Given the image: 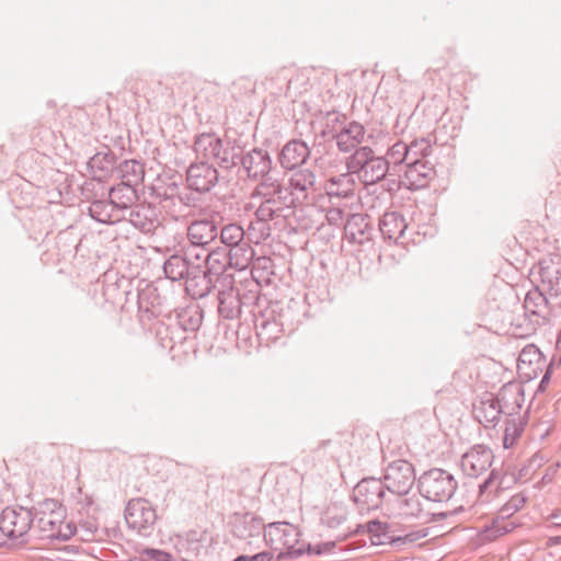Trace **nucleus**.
I'll return each instance as SVG.
<instances>
[{"label":"nucleus","mask_w":561,"mask_h":561,"mask_svg":"<svg viewBox=\"0 0 561 561\" xmlns=\"http://www.w3.org/2000/svg\"><path fill=\"white\" fill-rule=\"evenodd\" d=\"M108 197L122 213L124 210L130 209L133 205L138 201V186L121 181L119 184L113 186L110 190Z\"/></svg>","instance_id":"34"},{"label":"nucleus","mask_w":561,"mask_h":561,"mask_svg":"<svg viewBox=\"0 0 561 561\" xmlns=\"http://www.w3.org/2000/svg\"><path fill=\"white\" fill-rule=\"evenodd\" d=\"M117 172L124 183L139 186L144 182L145 168L137 160H124L117 167Z\"/></svg>","instance_id":"41"},{"label":"nucleus","mask_w":561,"mask_h":561,"mask_svg":"<svg viewBox=\"0 0 561 561\" xmlns=\"http://www.w3.org/2000/svg\"><path fill=\"white\" fill-rule=\"evenodd\" d=\"M179 187L180 186L175 182L154 184L152 186V196H154L161 207L164 202L171 199V197L178 194Z\"/></svg>","instance_id":"50"},{"label":"nucleus","mask_w":561,"mask_h":561,"mask_svg":"<svg viewBox=\"0 0 561 561\" xmlns=\"http://www.w3.org/2000/svg\"><path fill=\"white\" fill-rule=\"evenodd\" d=\"M282 210L276 205H273L266 198L262 202V204L255 210V216L259 221L267 222L268 220L274 219V217H278Z\"/></svg>","instance_id":"53"},{"label":"nucleus","mask_w":561,"mask_h":561,"mask_svg":"<svg viewBox=\"0 0 561 561\" xmlns=\"http://www.w3.org/2000/svg\"><path fill=\"white\" fill-rule=\"evenodd\" d=\"M365 533L369 535L373 545L378 546L389 543L397 548H400L405 543H413L425 536L422 531H411L405 535L397 534L392 524L380 522L378 519H373L366 525L359 524L355 529H353V535Z\"/></svg>","instance_id":"6"},{"label":"nucleus","mask_w":561,"mask_h":561,"mask_svg":"<svg viewBox=\"0 0 561 561\" xmlns=\"http://www.w3.org/2000/svg\"><path fill=\"white\" fill-rule=\"evenodd\" d=\"M205 272L208 275L216 277L219 275L227 274V268L230 267V261L226 252V248H216L208 251L204 260Z\"/></svg>","instance_id":"39"},{"label":"nucleus","mask_w":561,"mask_h":561,"mask_svg":"<svg viewBox=\"0 0 561 561\" xmlns=\"http://www.w3.org/2000/svg\"><path fill=\"white\" fill-rule=\"evenodd\" d=\"M115 161V154L111 150L96 152L88 161V167L92 172L93 179L101 181L105 178L114 169Z\"/></svg>","instance_id":"40"},{"label":"nucleus","mask_w":561,"mask_h":561,"mask_svg":"<svg viewBox=\"0 0 561 561\" xmlns=\"http://www.w3.org/2000/svg\"><path fill=\"white\" fill-rule=\"evenodd\" d=\"M198 270V265H193L184 255L172 254L163 264L165 277L172 282L187 279V277Z\"/></svg>","instance_id":"30"},{"label":"nucleus","mask_w":561,"mask_h":561,"mask_svg":"<svg viewBox=\"0 0 561 561\" xmlns=\"http://www.w3.org/2000/svg\"><path fill=\"white\" fill-rule=\"evenodd\" d=\"M178 198L181 201V205L184 206L186 213H188L190 208L196 205V198L192 193L187 191L178 190Z\"/></svg>","instance_id":"59"},{"label":"nucleus","mask_w":561,"mask_h":561,"mask_svg":"<svg viewBox=\"0 0 561 561\" xmlns=\"http://www.w3.org/2000/svg\"><path fill=\"white\" fill-rule=\"evenodd\" d=\"M527 420L528 410H525L520 415L507 416L505 419V428L503 435L504 448H512L517 443L525 431Z\"/></svg>","instance_id":"36"},{"label":"nucleus","mask_w":561,"mask_h":561,"mask_svg":"<svg viewBox=\"0 0 561 561\" xmlns=\"http://www.w3.org/2000/svg\"><path fill=\"white\" fill-rule=\"evenodd\" d=\"M226 252L230 261V268L238 271L245 270L254 259V250L247 240L229 249L226 248Z\"/></svg>","instance_id":"38"},{"label":"nucleus","mask_w":561,"mask_h":561,"mask_svg":"<svg viewBox=\"0 0 561 561\" xmlns=\"http://www.w3.org/2000/svg\"><path fill=\"white\" fill-rule=\"evenodd\" d=\"M383 485L394 495H408L415 482V472L412 463L398 459L388 465L383 476Z\"/></svg>","instance_id":"9"},{"label":"nucleus","mask_w":561,"mask_h":561,"mask_svg":"<svg viewBox=\"0 0 561 561\" xmlns=\"http://www.w3.org/2000/svg\"><path fill=\"white\" fill-rule=\"evenodd\" d=\"M542 354L537 346L529 344L525 346L518 356V369H523L524 365L540 364Z\"/></svg>","instance_id":"51"},{"label":"nucleus","mask_w":561,"mask_h":561,"mask_svg":"<svg viewBox=\"0 0 561 561\" xmlns=\"http://www.w3.org/2000/svg\"><path fill=\"white\" fill-rule=\"evenodd\" d=\"M274 311L254 314V328L259 340L265 344L279 339L283 323L274 317Z\"/></svg>","instance_id":"26"},{"label":"nucleus","mask_w":561,"mask_h":561,"mask_svg":"<svg viewBox=\"0 0 561 561\" xmlns=\"http://www.w3.org/2000/svg\"><path fill=\"white\" fill-rule=\"evenodd\" d=\"M435 175L434 162L431 159L413 160L404 170V184L409 190L425 187Z\"/></svg>","instance_id":"19"},{"label":"nucleus","mask_w":561,"mask_h":561,"mask_svg":"<svg viewBox=\"0 0 561 561\" xmlns=\"http://www.w3.org/2000/svg\"><path fill=\"white\" fill-rule=\"evenodd\" d=\"M169 323L160 322L157 336L162 347L172 350L178 342L186 339L185 332H195L203 322V310L198 306H188L168 314Z\"/></svg>","instance_id":"2"},{"label":"nucleus","mask_w":561,"mask_h":561,"mask_svg":"<svg viewBox=\"0 0 561 561\" xmlns=\"http://www.w3.org/2000/svg\"><path fill=\"white\" fill-rule=\"evenodd\" d=\"M344 233L351 242L358 244L371 240L374 227L370 217L364 214H352L344 225Z\"/></svg>","instance_id":"22"},{"label":"nucleus","mask_w":561,"mask_h":561,"mask_svg":"<svg viewBox=\"0 0 561 561\" xmlns=\"http://www.w3.org/2000/svg\"><path fill=\"white\" fill-rule=\"evenodd\" d=\"M240 165L251 180H259L271 173L273 160L267 150L253 148L247 153H242Z\"/></svg>","instance_id":"17"},{"label":"nucleus","mask_w":561,"mask_h":561,"mask_svg":"<svg viewBox=\"0 0 561 561\" xmlns=\"http://www.w3.org/2000/svg\"><path fill=\"white\" fill-rule=\"evenodd\" d=\"M218 181V170L207 161L193 162L186 170L187 188L197 193L210 192Z\"/></svg>","instance_id":"13"},{"label":"nucleus","mask_w":561,"mask_h":561,"mask_svg":"<svg viewBox=\"0 0 561 561\" xmlns=\"http://www.w3.org/2000/svg\"><path fill=\"white\" fill-rule=\"evenodd\" d=\"M35 511L21 506H8L0 514V530L11 540L27 543L33 539Z\"/></svg>","instance_id":"5"},{"label":"nucleus","mask_w":561,"mask_h":561,"mask_svg":"<svg viewBox=\"0 0 561 561\" xmlns=\"http://www.w3.org/2000/svg\"><path fill=\"white\" fill-rule=\"evenodd\" d=\"M419 491L427 500L448 502L456 491L454 477L442 469H432L419 479Z\"/></svg>","instance_id":"7"},{"label":"nucleus","mask_w":561,"mask_h":561,"mask_svg":"<svg viewBox=\"0 0 561 561\" xmlns=\"http://www.w3.org/2000/svg\"><path fill=\"white\" fill-rule=\"evenodd\" d=\"M299 529L287 522L270 523L264 531L266 545L278 551L276 561L298 559L305 554V543L299 542Z\"/></svg>","instance_id":"3"},{"label":"nucleus","mask_w":561,"mask_h":561,"mask_svg":"<svg viewBox=\"0 0 561 561\" xmlns=\"http://www.w3.org/2000/svg\"><path fill=\"white\" fill-rule=\"evenodd\" d=\"M125 520L130 529L149 536L157 522V513L149 501L142 497L131 499L125 507Z\"/></svg>","instance_id":"8"},{"label":"nucleus","mask_w":561,"mask_h":561,"mask_svg":"<svg viewBox=\"0 0 561 561\" xmlns=\"http://www.w3.org/2000/svg\"><path fill=\"white\" fill-rule=\"evenodd\" d=\"M524 309L530 320V324L526 329L527 334L534 333L537 325L546 324L552 313L548 298L537 286L526 294Z\"/></svg>","instance_id":"12"},{"label":"nucleus","mask_w":561,"mask_h":561,"mask_svg":"<svg viewBox=\"0 0 561 561\" xmlns=\"http://www.w3.org/2000/svg\"><path fill=\"white\" fill-rule=\"evenodd\" d=\"M140 558L142 561H173L171 553L154 548H145L140 552Z\"/></svg>","instance_id":"55"},{"label":"nucleus","mask_w":561,"mask_h":561,"mask_svg":"<svg viewBox=\"0 0 561 561\" xmlns=\"http://www.w3.org/2000/svg\"><path fill=\"white\" fill-rule=\"evenodd\" d=\"M263 198H266L273 205L283 211L285 208H289L291 206H296L297 197L293 195L290 188L283 184L276 185L275 192L263 193Z\"/></svg>","instance_id":"43"},{"label":"nucleus","mask_w":561,"mask_h":561,"mask_svg":"<svg viewBox=\"0 0 561 561\" xmlns=\"http://www.w3.org/2000/svg\"><path fill=\"white\" fill-rule=\"evenodd\" d=\"M408 163L413 160L431 159L433 153V146L427 138L414 139L409 145L407 144Z\"/></svg>","instance_id":"46"},{"label":"nucleus","mask_w":561,"mask_h":561,"mask_svg":"<svg viewBox=\"0 0 561 561\" xmlns=\"http://www.w3.org/2000/svg\"><path fill=\"white\" fill-rule=\"evenodd\" d=\"M220 242L224 244L222 248H231L243 241H245V233L241 226L237 224H228L219 228Z\"/></svg>","instance_id":"45"},{"label":"nucleus","mask_w":561,"mask_h":561,"mask_svg":"<svg viewBox=\"0 0 561 561\" xmlns=\"http://www.w3.org/2000/svg\"><path fill=\"white\" fill-rule=\"evenodd\" d=\"M138 319L146 327L153 319L159 318L165 311L164 298L158 288L151 283H145L137 288Z\"/></svg>","instance_id":"11"},{"label":"nucleus","mask_w":561,"mask_h":561,"mask_svg":"<svg viewBox=\"0 0 561 561\" xmlns=\"http://www.w3.org/2000/svg\"><path fill=\"white\" fill-rule=\"evenodd\" d=\"M391 503V513L404 520L421 519L425 514L417 494L396 495Z\"/></svg>","instance_id":"27"},{"label":"nucleus","mask_w":561,"mask_h":561,"mask_svg":"<svg viewBox=\"0 0 561 561\" xmlns=\"http://www.w3.org/2000/svg\"><path fill=\"white\" fill-rule=\"evenodd\" d=\"M35 510L33 539L67 541L76 533L71 522H65L66 508L55 499H45Z\"/></svg>","instance_id":"1"},{"label":"nucleus","mask_w":561,"mask_h":561,"mask_svg":"<svg viewBox=\"0 0 561 561\" xmlns=\"http://www.w3.org/2000/svg\"><path fill=\"white\" fill-rule=\"evenodd\" d=\"M219 152L213 161H215L222 170H232L240 165V160L243 153V147L234 138H224L221 141Z\"/></svg>","instance_id":"28"},{"label":"nucleus","mask_w":561,"mask_h":561,"mask_svg":"<svg viewBox=\"0 0 561 561\" xmlns=\"http://www.w3.org/2000/svg\"><path fill=\"white\" fill-rule=\"evenodd\" d=\"M493 472L490 473V476L484 479L482 482H478L477 484L472 485V489H473V493L476 494L474 495V501H478L480 500L481 502H488L490 501L491 499V492L490 491L488 493L489 490L492 489L494 482H493ZM476 507V502H473L472 504H469V508H468V513L469 516H463V519H470L472 518L476 514H477V511L472 512Z\"/></svg>","instance_id":"47"},{"label":"nucleus","mask_w":561,"mask_h":561,"mask_svg":"<svg viewBox=\"0 0 561 561\" xmlns=\"http://www.w3.org/2000/svg\"><path fill=\"white\" fill-rule=\"evenodd\" d=\"M259 180H262V182L259 184L256 188V193L263 197V193L267 192H275L276 185H280L282 183L274 179L270 173H267L265 176L260 178Z\"/></svg>","instance_id":"56"},{"label":"nucleus","mask_w":561,"mask_h":561,"mask_svg":"<svg viewBox=\"0 0 561 561\" xmlns=\"http://www.w3.org/2000/svg\"><path fill=\"white\" fill-rule=\"evenodd\" d=\"M185 285L186 291L195 299L206 297L216 286L213 276L202 270L201 265L195 273L187 277Z\"/></svg>","instance_id":"32"},{"label":"nucleus","mask_w":561,"mask_h":561,"mask_svg":"<svg viewBox=\"0 0 561 561\" xmlns=\"http://www.w3.org/2000/svg\"><path fill=\"white\" fill-rule=\"evenodd\" d=\"M386 491L381 479L364 478L355 485L352 497L362 513L370 512L380 507Z\"/></svg>","instance_id":"10"},{"label":"nucleus","mask_w":561,"mask_h":561,"mask_svg":"<svg viewBox=\"0 0 561 561\" xmlns=\"http://www.w3.org/2000/svg\"><path fill=\"white\" fill-rule=\"evenodd\" d=\"M492 451L482 445L472 447L461 456V470L469 478H478L485 472L492 462Z\"/></svg>","instance_id":"16"},{"label":"nucleus","mask_w":561,"mask_h":561,"mask_svg":"<svg viewBox=\"0 0 561 561\" xmlns=\"http://www.w3.org/2000/svg\"><path fill=\"white\" fill-rule=\"evenodd\" d=\"M456 514V507L451 508V510H448V511H445V512H439V513H434L433 516L435 519H443L447 516H451Z\"/></svg>","instance_id":"63"},{"label":"nucleus","mask_w":561,"mask_h":561,"mask_svg":"<svg viewBox=\"0 0 561 561\" xmlns=\"http://www.w3.org/2000/svg\"><path fill=\"white\" fill-rule=\"evenodd\" d=\"M497 407L504 416H515L523 414V405L525 402L524 387L520 382H507L501 387L499 392L494 394Z\"/></svg>","instance_id":"15"},{"label":"nucleus","mask_w":561,"mask_h":561,"mask_svg":"<svg viewBox=\"0 0 561 561\" xmlns=\"http://www.w3.org/2000/svg\"><path fill=\"white\" fill-rule=\"evenodd\" d=\"M316 173L310 169H296L289 179L290 192L297 197V203L301 204L307 201L310 192H316L317 187Z\"/></svg>","instance_id":"25"},{"label":"nucleus","mask_w":561,"mask_h":561,"mask_svg":"<svg viewBox=\"0 0 561 561\" xmlns=\"http://www.w3.org/2000/svg\"><path fill=\"white\" fill-rule=\"evenodd\" d=\"M273 559L274 554L271 551H262L251 556L252 561H272Z\"/></svg>","instance_id":"61"},{"label":"nucleus","mask_w":561,"mask_h":561,"mask_svg":"<svg viewBox=\"0 0 561 561\" xmlns=\"http://www.w3.org/2000/svg\"><path fill=\"white\" fill-rule=\"evenodd\" d=\"M128 221L142 233H153L159 226L157 210L150 204H137L129 209Z\"/></svg>","instance_id":"23"},{"label":"nucleus","mask_w":561,"mask_h":561,"mask_svg":"<svg viewBox=\"0 0 561 561\" xmlns=\"http://www.w3.org/2000/svg\"><path fill=\"white\" fill-rule=\"evenodd\" d=\"M346 520V510L336 505L328 507L321 516L322 525L330 529H339Z\"/></svg>","instance_id":"48"},{"label":"nucleus","mask_w":561,"mask_h":561,"mask_svg":"<svg viewBox=\"0 0 561 561\" xmlns=\"http://www.w3.org/2000/svg\"><path fill=\"white\" fill-rule=\"evenodd\" d=\"M515 510L512 505L506 502L497 513V516L493 519L492 525L490 527L483 526L484 530L489 533V538H497L503 536L515 528V525L512 522H506L507 518L515 514Z\"/></svg>","instance_id":"37"},{"label":"nucleus","mask_w":561,"mask_h":561,"mask_svg":"<svg viewBox=\"0 0 561 561\" xmlns=\"http://www.w3.org/2000/svg\"><path fill=\"white\" fill-rule=\"evenodd\" d=\"M214 289L217 290V298L222 297V294L226 293H239L234 287V277L232 274L227 273L224 275H219L214 277Z\"/></svg>","instance_id":"52"},{"label":"nucleus","mask_w":561,"mask_h":561,"mask_svg":"<svg viewBox=\"0 0 561 561\" xmlns=\"http://www.w3.org/2000/svg\"><path fill=\"white\" fill-rule=\"evenodd\" d=\"M343 215L344 213L341 208L332 207L328 209L325 218L330 225L340 226L343 222Z\"/></svg>","instance_id":"58"},{"label":"nucleus","mask_w":561,"mask_h":561,"mask_svg":"<svg viewBox=\"0 0 561 561\" xmlns=\"http://www.w3.org/2000/svg\"><path fill=\"white\" fill-rule=\"evenodd\" d=\"M347 171L356 174L365 185L381 181L388 172V161L376 156L369 146L356 149L346 160Z\"/></svg>","instance_id":"4"},{"label":"nucleus","mask_w":561,"mask_h":561,"mask_svg":"<svg viewBox=\"0 0 561 561\" xmlns=\"http://www.w3.org/2000/svg\"><path fill=\"white\" fill-rule=\"evenodd\" d=\"M327 446H331V456L335 458L336 460L341 459L343 457V448H342V442L339 439H328L322 440L319 445V448H324Z\"/></svg>","instance_id":"57"},{"label":"nucleus","mask_w":561,"mask_h":561,"mask_svg":"<svg viewBox=\"0 0 561 561\" xmlns=\"http://www.w3.org/2000/svg\"><path fill=\"white\" fill-rule=\"evenodd\" d=\"M270 263H271V260L268 257L263 256V257H259L256 260L255 265L257 267L267 268V264H270Z\"/></svg>","instance_id":"64"},{"label":"nucleus","mask_w":561,"mask_h":561,"mask_svg":"<svg viewBox=\"0 0 561 561\" xmlns=\"http://www.w3.org/2000/svg\"><path fill=\"white\" fill-rule=\"evenodd\" d=\"M472 414L484 427H494L502 415L493 393H484L474 402Z\"/></svg>","instance_id":"24"},{"label":"nucleus","mask_w":561,"mask_h":561,"mask_svg":"<svg viewBox=\"0 0 561 561\" xmlns=\"http://www.w3.org/2000/svg\"><path fill=\"white\" fill-rule=\"evenodd\" d=\"M548 520L553 527H561V508L553 511L549 515Z\"/></svg>","instance_id":"62"},{"label":"nucleus","mask_w":561,"mask_h":561,"mask_svg":"<svg viewBox=\"0 0 561 561\" xmlns=\"http://www.w3.org/2000/svg\"><path fill=\"white\" fill-rule=\"evenodd\" d=\"M351 536H354L353 530L350 527H347V528L343 529L342 531L337 533L335 535L334 540H330V541L321 542V543H317V545L305 543V553H307L308 556H322V554L330 553L336 546V542L343 541Z\"/></svg>","instance_id":"44"},{"label":"nucleus","mask_w":561,"mask_h":561,"mask_svg":"<svg viewBox=\"0 0 561 561\" xmlns=\"http://www.w3.org/2000/svg\"><path fill=\"white\" fill-rule=\"evenodd\" d=\"M355 181L352 173H343L336 176H331L324 184L325 194L330 197L347 198L354 194Z\"/></svg>","instance_id":"33"},{"label":"nucleus","mask_w":561,"mask_h":561,"mask_svg":"<svg viewBox=\"0 0 561 561\" xmlns=\"http://www.w3.org/2000/svg\"><path fill=\"white\" fill-rule=\"evenodd\" d=\"M218 299V313L220 317L232 320L240 316L242 300L239 293H224Z\"/></svg>","instance_id":"42"},{"label":"nucleus","mask_w":561,"mask_h":561,"mask_svg":"<svg viewBox=\"0 0 561 561\" xmlns=\"http://www.w3.org/2000/svg\"><path fill=\"white\" fill-rule=\"evenodd\" d=\"M407 144L399 140L393 144L387 151V157H385L386 161H388V168L390 164L400 165L404 164L408 167V153H407Z\"/></svg>","instance_id":"49"},{"label":"nucleus","mask_w":561,"mask_h":561,"mask_svg":"<svg viewBox=\"0 0 561 561\" xmlns=\"http://www.w3.org/2000/svg\"><path fill=\"white\" fill-rule=\"evenodd\" d=\"M366 136L365 127L358 122H350L340 131L333 135L336 146L342 152L355 151L364 142Z\"/></svg>","instance_id":"21"},{"label":"nucleus","mask_w":561,"mask_h":561,"mask_svg":"<svg viewBox=\"0 0 561 561\" xmlns=\"http://www.w3.org/2000/svg\"><path fill=\"white\" fill-rule=\"evenodd\" d=\"M221 141L222 139L215 133H202L195 136L193 148L197 157L209 162L214 160L216 152H219Z\"/></svg>","instance_id":"35"},{"label":"nucleus","mask_w":561,"mask_h":561,"mask_svg":"<svg viewBox=\"0 0 561 561\" xmlns=\"http://www.w3.org/2000/svg\"><path fill=\"white\" fill-rule=\"evenodd\" d=\"M266 526L261 517L252 513H245L237 516L232 522V533L240 539L260 537L265 531Z\"/></svg>","instance_id":"29"},{"label":"nucleus","mask_w":561,"mask_h":561,"mask_svg":"<svg viewBox=\"0 0 561 561\" xmlns=\"http://www.w3.org/2000/svg\"><path fill=\"white\" fill-rule=\"evenodd\" d=\"M508 504L513 506L515 512L517 513L522 510L526 503V497L523 494H515L508 501Z\"/></svg>","instance_id":"60"},{"label":"nucleus","mask_w":561,"mask_h":561,"mask_svg":"<svg viewBox=\"0 0 561 561\" xmlns=\"http://www.w3.org/2000/svg\"><path fill=\"white\" fill-rule=\"evenodd\" d=\"M378 226L385 240L402 245L412 240L409 233V224L399 211H386L379 219Z\"/></svg>","instance_id":"14"},{"label":"nucleus","mask_w":561,"mask_h":561,"mask_svg":"<svg viewBox=\"0 0 561 561\" xmlns=\"http://www.w3.org/2000/svg\"><path fill=\"white\" fill-rule=\"evenodd\" d=\"M219 227L213 219L204 218L192 221L187 227V239L194 247L206 249L218 237Z\"/></svg>","instance_id":"20"},{"label":"nucleus","mask_w":561,"mask_h":561,"mask_svg":"<svg viewBox=\"0 0 561 561\" xmlns=\"http://www.w3.org/2000/svg\"><path fill=\"white\" fill-rule=\"evenodd\" d=\"M310 153V148L305 141L291 139L279 151L278 161L283 169L295 171L307 162Z\"/></svg>","instance_id":"18"},{"label":"nucleus","mask_w":561,"mask_h":561,"mask_svg":"<svg viewBox=\"0 0 561 561\" xmlns=\"http://www.w3.org/2000/svg\"><path fill=\"white\" fill-rule=\"evenodd\" d=\"M161 208L165 211V214L175 220L187 215L184 206L181 205V201L178 198V194L171 197V199L164 202Z\"/></svg>","instance_id":"54"},{"label":"nucleus","mask_w":561,"mask_h":561,"mask_svg":"<svg viewBox=\"0 0 561 561\" xmlns=\"http://www.w3.org/2000/svg\"><path fill=\"white\" fill-rule=\"evenodd\" d=\"M89 215L95 221L105 225H113L119 222L125 216L119 211V208L112 203V199H96L89 206Z\"/></svg>","instance_id":"31"}]
</instances>
